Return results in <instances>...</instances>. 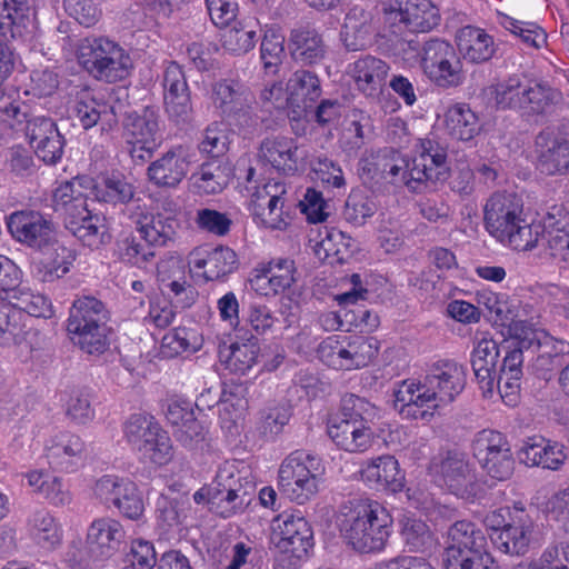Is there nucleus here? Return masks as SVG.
Wrapping results in <instances>:
<instances>
[{
    "label": "nucleus",
    "instance_id": "f257e3e1",
    "mask_svg": "<svg viewBox=\"0 0 569 569\" xmlns=\"http://www.w3.org/2000/svg\"><path fill=\"white\" fill-rule=\"evenodd\" d=\"M411 161L397 151L380 152L366 159L363 171L377 183L405 186L416 191L425 181H441L448 176L446 154L428 141Z\"/></svg>",
    "mask_w": 569,
    "mask_h": 569
},
{
    "label": "nucleus",
    "instance_id": "f03ea898",
    "mask_svg": "<svg viewBox=\"0 0 569 569\" xmlns=\"http://www.w3.org/2000/svg\"><path fill=\"white\" fill-rule=\"evenodd\" d=\"M392 522L383 506L368 499L345 503L337 515L340 537L360 553L381 552L391 535Z\"/></svg>",
    "mask_w": 569,
    "mask_h": 569
},
{
    "label": "nucleus",
    "instance_id": "7ed1b4c3",
    "mask_svg": "<svg viewBox=\"0 0 569 569\" xmlns=\"http://www.w3.org/2000/svg\"><path fill=\"white\" fill-rule=\"evenodd\" d=\"M483 222L492 238L519 252L533 250L543 236L542 224L527 221L522 201L513 193H493L485 204Z\"/></svg>",
    "mask_w": 569,
    "mask_h": 569
},
{
    "label": "nucleus",
    "instance_id": "20e7f679",
    "mask_svg": "<svg viewBox=\"0 0 569 569\" xmlns=\"http://www.w3.org/2000/svg\"><path fill=\"white\" fill-rule=\"evenodd\" d=\"M378 413V408L365 398L347 395L342 398L340 411L328 420V436L341 450L366 452L376 441L372 425Z\"/></svg>",
    "mask_w": 569,
    "mask_h": 569
},
{
    "label": "nucleus",
    "instance_id": "39448f33",
    "mask_svg": "<svg viewBox=\"0 0 569 569\" xmlns=\"http://www.w3.org/2000/svg\"><path fill=\"white\" fill-rule=\"evenodd\" d=\"M0 113L4 120L16 124L24 123V134L39 159L48 164L57 163L64 148V140L56 122L46 116L28 114L27 106L9 98L0 97Z\"/></svg>",
    "mask_w": 569,
    "mask_h": 569
},
{
    "label": "nucleus",
    "instance_id": "423d86ee",
    "mask_svg": "<svg viewBox=\"0 0 569 569\" xmlns=\"http://www.w3.org/2000/svg\"><path fill=\"white\" fill-rule=\"evenodd\" d=\"M79 64L96 80L114 83L126 79L132 69L129 52L106 37L81 39L76 51Z\"/></svg>",
    "mask_w": 569,
    "mask_h": 569
},
{
    "label": "nucleus",
    "instance_id": "0eeeda50",
    "mask_svg": "<svg viewBox=\"0 0 569 569\" xmlns=\"http://www.w3.org/2000/svg\"><path fill=\"white\" fill-rule=\"evenodd\" d=\"M108 312L94 297H80L70 308L67 330L72 341L89 355L103 353L108 346Z\"/></svg>",
    "mask_w": 569,
    "mask_h": 569
},
{
    "label": "nucleus",
    "instance_id": "6e6552de",
    "mask_svg": "<svg viewBox=\"0 0 569 569\" xmlns=\"http://www.w3.org/2000/svg\"><path fill=\"white\" fill-rule=\"evenodd\" d=\"M122 431L127 445L143 462L164 466L173 458L171 439L152 416L131 415Z\"/></svg>",
    "mask_w": 569,
    "mask_h": 569
},
{
    "label": "nucleus",
    "instance_id": "1a4fd4ad",
    "mask_svg": "<svg viewBox=\"0 0 569 569\" xmlns=\"http://www.w3.org/2000/svg\"><path fill=\"white\" fill-rule=\"evenodd\" d=\"M323 472L320 457L303 451L292 452L280 465L279 490L290 500L302 505L318 493Z\"/></svg>",
    "mask_w": 569,
    "mask_h": 569
},
{
    "label": "nucleus",
    "instance_id": "9d476101",
    "mask_svg": "<svg viewBox=\"0 0 569 569\" xmlns=\"http://www.w3.org/2000/svg\"><path fill=\"white\" fill-rule=\"evenodd\" d=\"M270 543L288 569H295L308 557L313 546L309 522L300 513L282 512L270 523Z\"/></svg>",
    "mask_w": 569,
    "mask_h": 569
},
{
    "label": "nucleus",
    "instance_id": "9b49d317",
    "mask_svg": "<svg viewBox=\"0 0 569 569\" xmlns=\"http://www.w3.org/2000/svg\"><path fill=\"white\" fill-rule=\"evenodd\" d=\"M436 482L450 493L466 501H475L483 492L476 470L463 453L448 451L430 465Z\"/></svg>",
    "mask_w": 569,
    "mask_h": 569
},
{
    "label": "nucleus",
    "instance_id": "f8f14e48",
    "mask_svg": "<svg viewBox=\"0 0 569 569\" xmlns=\"http://www.w3.org/2000/svg\"><path fill=\"white\" fill-rule=\"evenodd\" d=\"M379 350L378 340L365 336L328 337L318 347L322 362L337 370H357L368 366Z\"/></svg>",
    "mask_w": 569,
    "mask_h": 569
},
{
    "label": "nucleus",
    "instance_id": "ddd939ff",
    "mask_svg": "<svg viewBox=\"0 0 569 569\" xmlns=\"http://www.w3.org/2000/svg\"><path fill=\"white\" fill-rule=\"evenodd\" d=\"M422 68L425 73L441 87H456L463 81L462 63L453 47L439 39L423 44Z\"/></svg>",
    "mask_w": 569,
    "mask_h": 569
},
{
    "label": "nucleus",
    "instance_id": "4468645a",
    "mask_svg": "<svg viewBox=\"0 0 569 569\" xmlns=\"http://www.w3.org/2000/svg\"><path fill=\"white\" fill-rule=\"evenodd\" d=\"M180 209L172 198H163L157 202L152 211L144 214L138 222L142 238L153 246H168L173 242L181 228Z\"/></svg>",
    "mask_w": 569,
    "mask_h": 569
},
{
    "label": "nucleus",
    "instance_id": "2eb2a0df",
    "mask_svg": "<svg viewBox=\"0 0 569 569\" xmlns=\"http://www.w3.org/2000/svg\"><path fill=\"white\" fill-rule=\"evenodd\" d=\"M537 167L549 176L569 172V133L547 128L536 138Z\"/></svg>",
    "mask_w": 569,
    "mask_h": 569
},
{
    "label": "nucleus",
    "instance_id": "dca6fc26",
    "mask_svg": "<svg viewBox=\"0 0 569 569\" xmlns=\"http://www.w3.org/2000/svg\"><path fill=\"white\" fill-rule=\"evenodd\" d=\"M546 254L560 268L569 269V201L550 208L545 217Z\"/></svg>",
    "mask_w": 569,
    "mask_h": 569
},
{
    "label": "nucleus",
    "instance_id": "f3484780",
    "mask_svg": "<svg viewBox=\"0 0 569 569\" xmlns=\"http://www.w3.org/2000/svg\"><path fill=\"white\" fill-rule=\"evenodd\" d=\"M286 187L280 181H268L256 187L251 193L249 207L253 217L270 229H281L283 218V196Z\"/></svg>",
    "mask_w": 569,
    "mask_h": 569
},
{
    "label": "nucleus",
    "instance_id": "a211bd4d",
    "mask_svg": "<svg viewBox=\"0 0 569 569\" xmlns=\"http://www.w3.org/2000/svg\"><path fill=\"white\" fill-rule=\"evenodd\" d=\"M425 380H405L395 391V407L405 418L427 419L440 409Z\"/></svg>",
    "mask_w": 569,
    "mask_h": 569
},
{
    "label": "nucleus",
    "instance_id": "6ab92c4d",
    "mask_svg": "<svg viewBox=\"0 0 569 569\" xmlns=\"http://www.w3.org/2000/svg\"><path fill=\"white\" fill-rule=\"evenodd\" d=\"M189 267L206 281L219 280L232 273L238 267L236 252L229 247L218 246L213 249L194 248L188 256Z\"/></svg>",
    "mask_w": 569,
    "mask_h": 569
},
{
    "label": "nucleus",
    "instance_id": "aec40b11",
    "mask_svg": "<svg viewBox=\"0 0 569 569\" xmlns=\"http://www.w3.org/2000/svg\"><path fill=\"white\" fill-rule=\"evenodd\" d=\"M7 228L18 242L42 249L53 239L52 224L37 211H16L7 219Z\"/></svg>",
    "mask_w": 569,
    "mask_h": 569
},
{
    "label": "nucleus",
    "instance_id": "412c9836",
    "mask_svg": "<svg viewBox=\"0 0 569 569\" xmlns=\"http://www.w3.org/2000/svg\"><path fill=\"white\" fill-rule=\"evenodd\" d=\"M126 142L136 150L151 153L161 142L159 114L149 108L141 113H131L127 117L123 129Z\"/></svg>",
    "mask_w": 569,
    "mask_h": 569
},
{
    "label": "nucleus",
    "instance_id": "4be33fe9",
    "mask_svg": "<svg viewBox=\"0 0 569 569\" xmlns=\"http://www.w3.org/2000/svg\"><path fill=\"white\" fill-rule=\"evenodd\" d=\"M162 87L168 116L176 121L187 120L192 111L191 98L184 72L178 63L167 64Z\"/></svg>",
    "mask_w": 569,
    "mask_h": 569
},
{
    "label": "nucleus",
    "instance_id": "5701e85b",
    "mask_svg": "<svg viewBox=\"0 0 569 569\" xmlns=\"http://www.w3.org/2000/svg\"><path fill=\"white\" fill-rule=\"evenodd\" d=\"M423 380L429 390L435 392L439 408H442L463 390L466 373L462 366L446 360L435 363Z\"/></svg>",
    "mask_w": 569,
    "mask_h": 569
},
{
    "label": "nucleus",
    "instance_id": "b1692460",
    "mask_svg": "<svg viewBox=\"0 0 569 569\" xmlns=\"http://www.w3.org/2000/svg\"><path fill=\"white\" fill-rule=\"evenodd\" d=\"M296 282L295 262L287 258L273 259L254 270L250 279L253 291L260 296H276Z\"/></svg>",
    "mask_w": 569,
    "mask_h": 569
},
{
    "label": "nucleus",
    "instance_id": "393cba45",
    "mask_svg": "<svg viewBox=\"0 0 569 569\" xmlns=\"http://www.w3.org/2000/svg\"><path fill=\"white\" fill-rule=\"evenodd\" d=\"M499 356V345L489 333L481 332L476 336L471 366L485 396L492 395L495 390Z\"/></svg>",
    "mask_w": 569,
    "mask_h": 569
},
{
    "label": "nucleus",
    "instance_id": "a878e982",
    "mask_svg": "<svg viewBox=\"0 0 569 569\" xmlns=\"http://www.w3.org/2000/svg\"><path fill=\"white\" fill-rule=\"evenodd\" d=\"M189 171L188 151L174 147L152 161L147 170L149 180L159 188H177Z\"/></svg>",
    "mask_w": 569,
    "mask_h": 569
},
{
    "label": "nucleus",
    "instance_id": "bb28decb",
    "mask_svg": "<svg viewBox=\"0 0 569 569\" xmlns=\"http://www.w3.org/2000/svg\"><path fill=\"white\" fill-rule=\"evenodd\" d=\"M46 455L51 467L72 472L84 458L86 442L73 432L60 431L48 440Z\"/></svg>",
    "mask_w": 569,
    "mask_h": 569
},
{
    "label": "nucleus",
    "instance_id": "cd10ccee",
    "mask_svg": "<svg viewBox=\"0 0 569 569\" xmlns=\"http://www.w3.org/2000/svg\"><path fill=\"white\" fill-rule=\"evenodd\" d=\"M532 521L523 507H516V517L505 530L491 537L497 549L506 555L522 556L528 552L532 538Z\"/></svg>",
    "mask_w": 569,
    "mask_h": 569
},
{
    "label": "nucleus",
    "instance_id": "c85d7f7f",
    "mask_svg": "<svg viewBox=\"0 0 569 569\" xmlns=\"http://www.w3.org/2000/svg\"><path fill=\"white\" fill-rule=\"evenodd\" d=\"M289 108L292 119H300L321 96L320 80L308 70H297L287 81Z\"/></svg>",
    "mask_w": 569,
    "mask_h": 569
},
{
    "label": "nucleus",
    "instance_id": "c756f323",
    "mask_svg": "<svg viewBox=\"0 0 569 569\" xmlns=\"http://www.w3.org/2000/svg\"><path fill=\"white\" fill-rule=\"evenodd\" d=\"M519 459L529 467L558 470L563 466L567 455L563 445L533 436L523 442Z\"/></svg>",
    "mask_w": 569,
    "mask_h": 569
},
{
    "label": "nucleus",
    "instance_id": "7c9ffc66",
    "mask_svg": "<svg viewBox=\"0 0 569 569\" xmlns=\"http://www.w3.org/2000/svg\"><path fill=\"white\" fill-rule=\"evenodd\" d=\"M365 483L375 489L399 491L403 487V475L398 460L390 455L379 456L367 460L360 469Z\"/></svg>",
    "mask_w": 569,
    "mask_h": 569
},
{
    "label": "nucleus",
    "instance_id": "2f4dec72",
    "mask_svg": "<svg viewBox=\"0 0 569 569\" xmlns=\"http://www.w3.org/2000/svg\"><path fill=\"white\" fill-rule=\"evenodd\" d=\"M126 537L122 525L110 517L94 519L87 531V542L92 552L101 557H111Z\"/></svg>",
    "mask_w": 569,
    "mask_h": 569
},
{
    "label": "nucleus",
    "instance_id": "473e14b6",
    "mask_svg": "<svg viewBox=\"0 0 569 569\" xmlns=\"http://www.w3.org/2000/svg\"><path fill=\"white\" fill-rule=\"evenodd\" d=\"M47 247L43 257L31 267L33 277L41 282H52L63 277L76 260L74 251L59 242L51 241Z\"/></svg>",
    "mask_w": 569,
    "mask_h": 569
},
{
    "label": "nucleus",
    "instance_id": "72a5a7b5",
    "mask_svg": "<svg viewBox=\"0 0 569 569\" xmlns=\"http://www.w3.org/2000/svg\"><path fill=\"white\" fill-rule=\"evenodd\" d=\"M66 228L84 246L99 248L108 239V230L103 217L92 213L88 206L64 220Z\"/></svg>",
    "mask_w": 569,
    "mask_h": 569
},
{
    "label": "nucleus",
    "instance_id": "f704fd0d",
    "mask_svg": "<svg viewBox=\"0 0 569 569\" xmlns=\"http://www.w3.org/2000/svg\"><path fill=\"white\" fill-rule=\"evenodd\" d=\"M457 47L461 57L471 63L490 60L496 52L493 38L483 29L466 26L456 36Z\"/></svg>",
    "mask_w": 569,
    "mask_h": 569
},
{
    "label": "nucleus",
    "instance_id": "c9c22d12",
    "mask_svg": "<svg viewBox=\"0 0 569 569\" xmlns=\"http://www.w3.org/2000/svg\"><path fill=\"white\" fill-rule=\"evenodd\" d=\"M373 31L371 13L355 7L346 14L340 37L347 50L359 51L371 43Z\"/></svg>",
    "mask_w": 569,
    "mask_h": 569
},
{
    "label": "nucleus",
    "instance_id": "e433bc0d",
    "mask_svg": "<svg viewBox=\"0 0 569 569\" xmlns=\"http://www.w3.org/2000/svg\"><path fill=\"white\" fill-rule=\"evenodd\" d=\"M389 70V66L383 60L365 56L351 63L348 72L359 90L367 96H372L381 89Z\"/></svg>",
    "mask_w": 569,
    "mask_h": 569
},
{
    "label": "nucleus",
    "instance_id": "4c0bfd02",
    "mask_svg": "<svg viewBox=\"0 0 569 569\" xmlns=\"http://www.w3.org/2000/svg\"><path fill=\"white\" fill-rule=\"evenodd\" d=\"M487 545V538L480 528L471 521L460 520L447 531L443 557H450L453 550L458 553H468L485 549Z\"/></svg>",
    "mask_w": 569,
    "mask_h": 569
},
{
    "label": "nucleus",
    "instance_id": "58836bf2",
    "mask_svg": "<svg viewBox=\"0 0 569 569\" xmlns=\"http://www.w3.org/2000/svg\"><path fill=\"white\" fill-rule=\"evenodd\" d=\"M443 127L453 139L470 141L481 131L477 113L466 103H456L443 113Z\"/></svg>",
    "mask_w": 569,
    "mask_h": 569
},
{
    "label": "nucleus",
    "instance_id": "ea45409f",
    "mask_svg": "<svg viewBox=\"0 0 569 569\" xmlns=\"http://www.w3.org/2000/svg\"><path fill=\"white\" fill-rule=\"evenodd\" d=\"M89 184L88 179L77 177L60 183L56 188L52 197L53 208L64 216V220L88 206L87 190L90 188Z\"/></svg>",
    "mask_w": 569,
    "mask_h": 569
},
{
    "label": "nucleus",
    "instance_id": "a19ab883",
    "mask_svg": "<svg viewBox=\"0 0 569 569\" xmlns=\"http://www.w3.org/2000/svg\"><path fill=\"white\" fill-rule=\"evenodd\" d=\"M260 157L278 171L293 172L299 158L298 146L288 137L268 138L261 143Z\"/></svg>",
    "mask_w": 569,
    "mask_h": 569
},
{
    "label": "nucleus",
    "instance_id": "79ce46f5",
    "mask_svg": "<svg viewBox=\"0 0 569 569\" xmlns=\"http://www.w3.org/2000/svg\"><path fill=\"white\" fill-rule=\"evenodd\" d=\"M216 482L219 491L217 505H224L220 513L223 517H230L244 503V491H242L240 479L234 476L233 465L226 463L220 467L216 475Z\"/></svg>",
    "mask_w": 569,
    "mask_h": 569
},
{
    "label": "nucleus",
    "instance_id": "37998d69",
    "mask_svg": "<svg viewBox=\"0 0 569 569\" xmlns=\"http://www.w3.org/2000/svg\"><path fill=\"white\" fill-rule=\"evenodd\" d=\"M523 112L542 114L562 101L560 90L543 79H525Z\"/></svg>",
    "mask_w": 569,
    "mask_h": 569
},
{
    "label": "nucleus",
    "instance_id": "c03bdc74",
    "mask_svg": "<svg viewBox=\"0 0 569 569\" xmlns=\"http://www.w3.org/2000/svg\"><path fill=\"white\" fill-rule=\"evenodd\" d=\"M26 478L33 492L49 503L61 507L71 502L70 491L61 478L43 470H31L26 473Z\"/></svg>",
    "mask_w": 569,
    "mask_h": 569
},
{
    "label": "nucleus",
    "instance_id": "a18cd8bd",
    "mask_svg": "<svg viewBox=\"0 0 569 569\" xmlns=\"http://www.w3.org/2000/svg\"><path fill=\"white\" fill-rule=\"evenodd\" d=\"M28 0H0V39L21 37L30 21Z\"/></svg>",
    "mask_w": 569,
    "mask_h": 569
},
{
    "label": "nucleus",
    "instance_id": "49530a36",
    "mask_svg": "<svg viewBox=\"0 0 569 569\" xmlns=\"http://www.w3.org/2000/svg\"><path fill=\"white\" fill-rule=\"evenodd\" d=\"M290 50L295 60L303 64H313L326 56V44L316 30L298 29L290 36Z\"/></svg>",
    "mask_w": 569,
    "mask_h": 569
},
{
    "label": "nucleus",
    "instance_id": "de8ad7c7",
    "mask_svg": "<svg viewBox=\"0 0 569 569\" xmlns=\"http://www.w3.org/2000/svg\"><path fill=\"white\" fill-rule=\"evenodd\" d=\"M509 332L522 347H551L556 353L569 352V345L566 341L555 339L545 330L535 328L526 320H512L509 325Z\"/></svg>",
    "mask_w": 569,
    "mask_h": 569
},
{
    "label": "nucleus",
    "instance_id": "09e8293b",
    "mask_svg": "<svg viewBox=\"0 0 569 569\" xmlns=\"http://www.w3.org/2000/svg\"><path fill=\"white\" fill-rule=\"evenodd\" d=\"M249 92L233 80H220L212 84L211 102L222 117L241 110L248 100Z\"/></svg>",
    "mask_w": 569,
    "mask_h": 569
},
{
    "label": "nucleus",
    "instance_id": "8fccbe9b",
    "mask_svg": "<svg viewBox=\"0 0 569 569\" xmlns=\"http://www.w3.org/2000/svg\"><path fill=\"white\" fill-rule=\"evenodd\" d=\"M401 2L409 31L428 32L439 24V10L430 0H401Z\"/></svg>",
    "mask_w": 569,
    "mask_h": 569
},
{
    "label": "nucleus",
    "instance_id": "3c124183",
    "mask_svg": "<svg viewBox=\"0 0 569 569\" xmlns=\"http://www.w3.org/2000/svg\"><path fill=\"white\" fill-rule=\"evenodd\" d=\"M28 527L32 538L42 548L53 549L60 545L62 530L49 511H34L28 520Z\"/></svg>",
    "mask_w": 569,
    "mask_h": 569
},
{
    "label": "nucleus",
    "instance_id": "603ef678",
    "mask_svg": "<svg viewBox=\"0 0 569 569\" xmlns=\"http://www.w3.org/2000/svg\"><path fill=\"white\" fill-rule=\"evenodd\" d=\"M203 339L196 329L176 328L167 332L161 340L160 351L166 358L182 352H196L202 347Z\"/></svg>",
    "mask_w": 569,
    "mask_h": 569
},
{
    "label": "nucleus",
    "instance_id": "864d4df0",
    "mask_svg": "<svg viewBox=\"0 0 569 569\" xmlns=\"http://www.w3.org/2000/svg\"><path fill=\"white\" fill-rule=\"evenodd\" d=\"M400 526L402 541L410 551L423 552L433 547V535L428 525L421 519L405 516Z\"/></svg>",
    "mask_w": 569,
    "mask_h": 569
},
{
    "label": "nucleus",
    "instance_id": "5fc2aeb1",
    "mask_svg": "<svg viewBox=\"0 0 569 569\" xmlns=\"http://www.w3.org/2000/svg\"><path fill=\"white\" fill-rule=\"evenodd\" d=\"M21 313L9 302L0 299V346L20 345L26 339V328L20 322Z\"/></svg>",
    "mask_w": 569,
    "mask_h": 569
},
{
    "label": "nucleus",
    "instance_id": "6e6d98bb",
    "mask_svg": "<svg viewBox=\"0 0 569 569\" xmlns=\"http://www.w3.org/2000/svg\"><path fill=\"white\" fill-rule=\"evenodd\" d=\"M74 116L83 129L92 128L99 122V120L106 121L109 126L117 121L110 106L104 102H99L89 96L77 101L74 106Z\"/></svg>",
    "mask_w": 569,
    "mask_h": 569
},
{
    "label": "nucleus",
    "instance_id": "4d7b16f0",
    "mask_svg": "<svg viewBox=\"0 0 569 569\" xmlns=\"http://www.w3.org/2000/svg\"><path fill=\"white\" fill-rule=\"evenodd\" d=\"M94 196L103 202L127 203L133 198L134 188L124 177L111 174L94 186Z\"/></svg>",
    "mask_w": 569,
    "mask_h": 569
},
{
    "label": "nucleus",
    "instance_id": "13d9d810",
    "mask_svg": "<svg viewBox=\"0 0 569 569\" xmlns=\"http://www.w3.org/2000/svg\"><path fill=\"white\" fill-rule=\"evenodd\" d=\"M158 278L176 298L184 296L187 300L192 299L193 289L182 276L181 262L178 259L170 258L160 262L158 264Z\"/></svg>",
    "mask_w": 569,
    "mask_h": 569
},
{
    "label": "nucleus",
    "instance_id": "bf43d9fd",
    "mask_svg": "<svg viewBox=\"0 0 569 569\" xmlns=\"http://www.w3.org/2000/svg\"><path fill=\"white\" fill-rule=\"evenodd\" d=\"M164 415L167 421L179 427L187 438L192 439L198 435L200 426L194 418L191 402L171 398L168 400Z\"/></svg>",
    "mask_w": 569,
    "mask_h": 569
},
{
    "label": "nucleus",
    "instance_id": "052dcab7",
    "mask_svg": "<svg viewBox=\"0 0 569 569\" xmlns=\"http://www.w3.org/2000/svg\"><path fill=\"white\" fill-rule=\"evenodd\" d=\"M61 401L66 415L76 425H87L94 419V409L86 390L78 388L67 390L62 395Z\"/></svg>",
    "mask_w": 569,
    "mask_h": 569
},
{
    "label": "nucleus",
    "instance_id": "680f3d73",
    "mask_svg": "<svg viewBox=\"0 0 569 569\" xmlns=\"http://www.w3.org/2000/svg\"><path fill=\"white\" fill-rule=\"evenodd\" d=\"M491 94L498 108L523 112L525 80L512 77L498 82L491 88Z\"/></svg>",
    "mask_w": 569,
    "mask_h": 569
},
{
    "label": "nucleus",
    "instance_id": "e2e57ef3",
    "mask_svg": "<svg viewBox=\"0 0 569 569\" xmlns=\"http://www.w3.org/2000/svg\"><path fill=\"white\" fill-rule=\"evenodd\" d=\"M256 42V29L242 22H237L222 34L223 48L234 54L247 53L254 48Z\"/></svg>",
    "mask_w": 569,
    "mask_h": 569
},
{
    "label": "nucleus",
    "instance_id": "0e129e2a",
    "mask_svg": "<svg viewBox=\"0 0 569 569\" xmlns=\"http://www.w3.org/2000/svg\"><path fill=\"white\" fill-rule=\"evenodd\" d=\"M191 182L197 192L212 194L224 188L227 178L219 164L204 163L191 176Z\"/></svg>",
    "mask_w": 569,
    "mask_h": 569
},
{
    "label": "nucleus",
    "instance_id": "69168bd1",
    "mask_svg": "<svg viewBox=\"0 0 569 569\" xmlns=\"http://www.w3.org/2000/svg\"><path fill=\"white\" fill-rule=\"evenodd\" d=\"M500 23L510 32L518 36L529 48L540 49L547 43V33L533 22L519 21L502 14Z\"/></svg>",
    "mask_w": 569,
    "mask_h": 569
},
{
    "label": "nucleus",
    "instance_id": "338daca9",
    "mask_svg": "<svg viewBox=\"0 0 569 569\" xmlns=\"http://www.w3.org/2000/svg\"><path fill=\"white\" fill-rule=\"evenodd\" d=\"M442 563L445 569H497L487 548L468 553L453 550L450 557H442Z\"/></svg>",
    "mask_w": 569,
    "mask_h": 569
},
{
    "label": "nucleus",
    "instance_id": "774afa93",
    "mask_svg": "<svg viewBox=\"0 0 569 569\" xmlns=\"http://www.w3.org/2000/svg\"><path fill=\"white\" fill-rule=\"evenodd\" d=\"M473 455L478 461H487L493 455L505 452L510 449L506 437L495 430L479 431L472 442Z\"/></svg>",
    "mask_w": 569,
    "mask_h": 569
}]
</instances>
